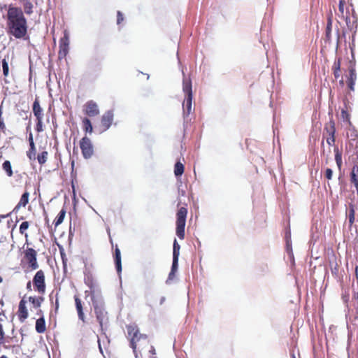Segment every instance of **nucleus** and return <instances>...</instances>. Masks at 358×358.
<instances>
[{
  "label": "nucleus",
  "mask_w": 358,
  "mask_h": 358,
  "mask_svg": "<svg viewBox=\"0 0 358 358\" xmlns=\"http://www.w3.org/2000/svg\"><path fill=\"white\" fill-rule=\"evenodd\" d=\"M43 301L44 298L43 296L29 297V301L32 304L33 307L35 308H40Z\"/></svg>",
  "instance_id": "25"
},
{
  "label": "nucleus",
  "mask_w": 358,
  "mask_h": 358,
  "mask_svg": "<svg viewBox=\"0 0 358 358\" xmlns=\"http://www.w3.org/2000/svg\"><path fill=\"white\" fill-rule=\"evenodd\" d=\"M335 151V160L337 164V166L340 169L342 165V156L341 153L339 152L338 148H336L334 149Z\"/></svg>",
  "instance_id": "36"
},
{
  "label": "nucleus",
  "mask_w": 358,
  "mask_h": 358,
  "mask_svg": "<svg viewBox=\"0 0 358 358\" xmlns=\"http://www.w3.org/2000/svg\"><path fill=\"white\" fill-rule=\"evenodd\" d=\"M83 129L85 133L92 134L93 132V127L91 121L87 117H84L82 120Z\"/></svg>",
  "instance_id": "26"
},
{
  "label": "nucleus",
  "mask_w": 358,
  "mask_h": 358,
  "mask_svg": "<svg viewBox=\"0 0 358 358\" xmlns=\"http://www.w3.org/2000/svg\"><path fill=\"white\" fill-rule=\"evenodd\" d=\"M294 358H295V357H294Z\"/></svg>",
  "instance_id": "61"
},
{
  "label": "nucleus",
  "mask_w": 358,
  "mask_h": 358,
  "mask_svg": "<svg viewBox=\"0 0 358 358\" xmlns=\"http://www.w3.org/2000/svg\"><path fill=\"white\" fill-rule=\"evenodd\" d=\"M341 59L338 58L336 59L334 62V64L332 66V71L334 76L336 79H338L341 77Z\"/></svg>",
  "instance_id": "23"
},
{
  "label": "nucleus",
  "mask_w": 358,
  "mask_h": 358,
  "mask_svg": "<svg viewBox=\"0 0 358 358\" xmlns=\"http://www.w3.org/2000/svg\"><path fill=\"white\" fill-rule=\"evenodd\" d=\"M3 169L6 171L8 177H11L13 175L12 166L10 161L6 160L2 164Z\"/></svg>",
  "instance_id": "29"
},
{
  "label": "nucleus",
  "mask_w": 358,
  "mask_h": 358,
  "mask_svg": "<svg viewBox=\"0 0 358 358\" xmlns=\"http://www.w3.org/2000/svg\"><path fill=\"white\" fill-rule=\"evenodd\" d=\"M36 331L38 334H43L46 331V325L44 317H40L36 321Z\"/></svg>",
  "instance_id": "20"
},
{
  "label": "nucleus",
  "mask_w": 358,
  "mask_h": 358,
  "mask_svg": "<svg viewBox=\"0 0 358 358\" xmlns=\"http://www.w3.org/2000/svg\"><path fill=\"white\" fill-rule=\"evenodd\" d=\"M66 208H62L53 222V224H54L55 228L57 227L59 224H61L63 222L64 219L66 216Z\"/></svg>",
  "instance_id": "24"
},
{
  "label": "nucleus",
  "mask_w": 358,
  "mask_h": 358,
  "mask_svg": "<svg viewBox=\"0 0 358 358\" xmlns=\"http://www.w3.org/2000/svg\"><path fill=\"white\" fill-rule=\"evenodd\" d=\"M114 261L117 271L120 273L122 271V262L120 250L117 245L115 246V249Z\"/></svg>",
  "instance_id": "19"
},
{
  "label": "nucleus",
  "mask_w": 358,
  "mask_h": 358,
  "mask_svg": "<svg viewBox=\"0 0 358 358\" xmlns=\"http://www.w3.org/2000/svg\"><path fill=\"white\" fill-rule=\"evenodd\" d=\"M178 266V258H173L171 271L176 272Z\"/></svg>",
  "instance_id": "38"
},
{
  "label": "nucleus",
  "mask_w": 358,
  "mask_h": 358,
  "mask_svg": "<svg viewBox=\"0 0 358 358\" xmlns=\"http://www.w3.org/2000/svg\"><path fill=\"white\" fill-rule=\"evenodd\" d=\"M20 2L22 5L24 11L27 15L33 13L34 5L31 0H20Z\"/></svg>",
  "instance_id": "22"
},
{
  "label": "nucleus",
  "mask_w": 358,
  "mask_h": 358,
  "mask_svg": "<svg viewBox=\"0 0 358 358\" xmlns=\"http://www.w3.org/2000/svg\"><path fill=\"white\" fill-rule=\"evenodd\" d=\"M24 248V259L29 265L31 270H36L38 268L39 265L37 262V252L32 248L27 247Z\"/></svg>",
  "instance_id": "7"
},
{
  "label": "nucleus",
  "mask_w": 358,
  "mask_h": 358,
  "mask_svg": "<svg viewBox=\"0 0 358 358\" xmlns=\"http://www.w3.org/2000/svg\"><path fill=\"white\" fill-rule=\"evenodd\" d=\"M80 148L85 159H90L94 155V147L92 141L87 136H84L80 139Z\"/></svg>",
  "instance_id": "8"
},
{
  "label": "nucleus",
  "mask_w": 358,
  "mask_h": 358,
  "mask_svg": "<svg viewBox=\"0 0 358 358\" xmlns=\"http://www.w3.org/2000/svg\"><path fill=\"white\" fill-rule=\"evenodd\" d=\"M27 156H28V157H29L30 159H31L32 158H34V159L35 158V155L34 156V152H30V151H29V152L27 153Z\"/></svg>",
  "instance_id": "48"
},
{
  "label": "nucleus",
  "mask_w": 358,
  "mask_h": 358,
  "mask_svg": "<svg viewBox=\"0 0 358 358\" xmlns=\"http://www.w3.org/2000/svg\"><path fill=\"white\" fill-rule=\"evenodd\" d=\"M94 308L96 320L102 328L103 324H106L108 322V313L102 306L96 304L94 305Z\"/></svg>",
  "instance_id": "12"
},
{
  "label": "nucleus",
  "mask_w": 358,
  "mask_h": 358,
  "mask_svg": "<svg viewBox=\"0 0 358 358\" xmlns=\"http://www.w3.org/2000/svg\"><path fill=\"white\" fill-rule=\"evenodd\" d=\"M350 181L352 183H355L358 182V166L355 165L350 173Z\"/></svg>",
  "instance_id": "31"
},
{
  "label": "nucleus",
  "mask_w": 358,
  "mask_h": 358,
  "mask_svg": "<svg viewBox=\"0 0 358 358\" xmlns=\"http://www.w3.org/2000/svg\"><path fill=\"white\" fill-rule=\"evenodd\" d=\"M59 48L58 58L61 60L66 57L69 50V36L66 31L64 32V36L59 40Z\"/></svg>",
  "instance_id": "10"
},
{
  "label": "nucleus",
  "mask_w": 358,
  "mask_h": 358,
  "mask_svg": "<svg viewBox=\"0 0 358 358\" xmlns=\"http://www.w3.org/2000/svg\"><path fill=\"white\" fill-rule=\"evenodd\" d=\"M332 175H333V171L331 169H327L326 171H325V177L328 179V180H331V178H332Z\"/></svg>",
  "instance_id": "42"
},
{
  "label": "nucleus",
  "mask_w": 358,
  "mask_h": 358,
  "mask_svg": "<svg viewBox=\"0 0 358 358\" xmlns=\"http://www.w3.org/2000/svg\"><path fill=\"white\" fill-rule=\"evenodd\" d=\"M113 113L111 110L106 111L101 117L100 127L102 131H106L111 126L113 122Z\"/></svg>",
  "instance_id": "13"
},
{
  "label": "nucleus",
  "mask_w": 358,
  "mask_h": 358,
  "mask_svg": "<svg viewBox=\"0 0 358 358\" xmlns=\"http://www.w3.org/2000/svg\"><path fill=\"white\" fill-rule=\"evenodd\" d=\"M0 358H8V357L6 356H5V355H3Z\"/></svg>",
  "instance_id": "59"
},
{
  "label": "nucleus",
  "mask_w": 358,
  "mask_h": 358,
  "mask_svg": "<svg viewBox=\"0 0 358 358\" xmlns=\"http://www.w3.org/2000/svg\"><path fill=\"white\" fill-rule=\"evenodd\" d=\"M27 301L23 297L19 303L17 316L20 322H23L29 316L26 306Z\"/></svg>",
  "instance_id": "15"
},
{
  "label": "nucleus",
  "mask_w": 358,
  "mask_h": 358,
  "mask_svg": "<svg viewBox=\"0 0 358 358\" xmlns=\"http://www.w3.org/2000/svg\"><path fill=\"white\" fill-rule=\"evenodd\" d=\"M354 185L355 186V188H356V190H357V195H358V182L354 183Z\"/></svg>",
  "instance_id": "55"
},
{
  "label": "nucleus",
  "mask_w": 358,
  "mask_h": 358,
  "mask_svg": "<svg viewBox=\"0 0 358 358\" xmlns=\"http://www.w3.org/2000/svg\"><path fill=\"white\" fill-rule=\"evenodd\" d=\"M27 289H29V290H31V282H28L27 284Z\"/></svg>",
  "instance_id": "54"
},
{
  "label": "nucleus",
  "mask_w": 358,
  "mask_h": 358,
  "mask_svg": "<svg viewBox=\"0 0 358 358\" xmlns=\"http://www.w3.org/2000/svg\"><path fill=\"white\" fill-rule=\"evenodd\" d=\"M29 222L27 221H24V222H22V224L20 226V230H19L20 233L21 234H24L26 238H27V236H28L27 234L26 233V231L29 228Z\"/></svg>",
  "instance_id": "35"
},
{
  "label": "nucleus",
  "mask_w": 358,
  "mask_h": 358,
  "mask_svg": "<svg viewBox=\"0 0 358 358\" xmlns=\"http://www.w3.org/2000/svg\"><path fill=\"white\" fill-rule=\"evenodd\" d=\"M0 130H1L3 132L6 130V124L4 123V121H1L0 122Z\"/></svg>",
  "instance_id": "45"
},
{
  "label": "nucleus",
  "mask_w": 358,
  "mask_h": 358,
  "mask_svg": "<svg viewBox=\"0 0 358 358\" xmlns=\"http://www.w3.org/2000/svg\"><path fill=\"white\" fill-rule=\"evenodd\" d=\"M33 284L36 292L41 294H45L46 285L45 282V274L42 270L38 271L34 275Z\"/></svg>",
  "instance_id": "9"
},
{
  "label": "nucleus",
  "mask_w": 358,
  "mask_h": 358,
  "mask_svg": "<svg viewBox=\"0 0 358 358\" xmlns=\"http://www.w3.org/2000/svg\"><path fill=\"white\" fill-rule=\"evenodd\" d=\"M349 214H348V219H349V224L350 227H351L353 223L355 222V206L353 204L350 203L349 205Z\"/></svg>",
  "instance_id": "30"
},
{
  "label": "nucleus",
  "mask_w": 358,
  "mask_h": 358,
  "mask_svg": "<svg viewBox=\"0 0 358 358\" xmlns=\"http://www.w3.org/2000/svg\"><path fill=\"white\" fill-rule=\"evenodd\" d=\"M83 112L89 117H95L100 113L97 103L93 100L87 101L83 105Z\"/></svg>",
  "instance_id": "11"
},
{
  "label": "nucleus",
  "mask_w": 358,
  "mask_h": 358,
  "mask_svg": "<svg viewBox=\"0 0 358 358\" xmlns=\"http://www.w3.org/2000/svg\"><path fill=\"white\" fill-rule=\"evenodd\" d=\"M182 90L185 94V99L182 103L183 113L187 116L193 110L192 82L190 80H183Z\"/></svg>",
  "instance_id": "4"
},
{
  "label": "nucleus",
  "mask_w": 358,
  "mask_h": 358,
  "mask_svg": "<svg viewBox=\"0 0 358 358\" xmlns=\"http://www.w3.org/2000/svg\"><path fill=\"white\" fill-rule=\"evenodd\" d=\"M6 32L15 38H23L27 34V21L20 7L10 5L6 16Z\"/></svg>",
  "instance_id": "2"
},
{
  "label": "nucleus",
  "mask_w": 358,
  "mask_h": 358,
  "mask_svg": "<svg viewBox=\"0 0 358 358\" xmlns=\"http://www.w3.org/2000/svg\"><path fill=\"white\" fill-rule=\"evenodd\" d=\"M3 114V107L2 105L0 106V115H2Z\"/></svg>",
  "instance_id": "56"
},
{
  "label": "nucleus",
  "mask_w": 358,
  "mask_h": 358,
  "mask_svg": "<svg viewBox=\"0 0 358 358\" xmlns=\"http://www.w3.org/2000/svg\"><path fill=\"white\" fill-rule=\"evenodd\" d=\"M29 144L32 143H34V139H33V135H32L31 133H30L29 136Z\"/></svg>",
  "instance_id": "49"
},
{
  "label": "nucleus",
  "mask_w": 358,
  "mask_h": 358,
  "mask_svg": "<svg viewBox=\"0 0 358 358\" xmlns=\"http://www.w3.org/2000/svg\"><path fill=\"white\" fill-rule=\"evenodd\" d=\"M3 338H4V331L3 329L2 324L0 323V343H1V341L3 340Z\"/></svg>",
  "instance_id": "43"
},
{
  "label": "nucleus",
  "mask_w": 358,
  "mask_h": 358,
  "mask_svg": "<svg viewBox=\"0 0 358 358\" xmlns=\"http://www.w3.org/2000/svg\"><path fill=\"white\" fill-rule=\"evenodd\" d=\"M48 152L47 151H43L41 153L38 154L37 156V159L38 163L41 165L44 164L48 159Z\"/></svg>",
  "instance_id": "33"
},
{
  "label": "nucleus",
  "mask_w": 358,
  "mask_h": 358,
  "mask_svg": "<svg viewBox=\"0 0 358 358\" xmlns=\"http://www.w3.org/2000/svg\"><path fill=\"white\" fill-rule=\"evenodd\" d=\"M350 133L348 136L350 144L355 147V148H358V131L355 129L350 130Z\"/></svg>",
  "instance_id": "21"
},
{
  "label": "nucleus",
  "mask_w": 358,
  "mask_h": 358,
  "mask_svg": "<svg viewBox=\"0 0 358 358\" xmlns=\"http://www.w3.org/2000/svg\"><path fill=\"white\" fill-rule=\"evenodd\" d=\"M341 116L344 120L348 122L349 124H351L350 120V115L345 110H342Z\"/></svg>",
  "instance_id": "39"
},
{
  "label": "nucleus",
  "mask_w": 358,
  "mask_h": 358,
  "mask_svg": "<svg viewBox=\"0 0 358 358\" xmlns=\"http://www.w3.org/2000/svg\"><path fill=\"white\" fill-rule=\"evenodd\" d=\"M338 15L345 21L346 25L350 31H356L357 27V16L352 5L350 8L347 6L345 0H340Z\"/></svg>",
  "instance_id": "3"
},
{
  "label": "nucleus",
  "mask_w": 358,
  "mask_h": 358,
  "mask_svg": "<svg viewBox=\"0 0 358 358\" xmlns=\"http://www.w3.org/2000/svg\"><path fill=\"white\" fill-rule=\"evenodd\" d=\"M59 308V301L58 299H56L55 301V311L57 312Z\"/></svg>",
  "instance_id": "51"
},
{
  "label": "nucleus",
  "mask_w": 358,
  "mask_h": 358,
  "mask_svg": "<svg viewBox=\"0 0 358 358\" xmlns=\"http://www.w3.org/2000/svg\"><path fill=\"white\" fill-rule=\"evenodd\" d=\"M1 116H2V115H0V122H1V121H3V118H2V117H1Z\"/></svg>",
  "instance_id": "58"
},
{
  "label": "nucleus",
  "mask_w": 358,
  "mask_h": 358,
  "mask_svg": "<svg viewBox=\"0 0 358 358\" xmlns=\"http://www.w3.org/2000/svg\"><path fill=\"white\" fill-rule=\"evenodd\" d=\"M29 193L26 191L20 198V201L17 204L15 208H20V207H25L29 203Z\"/></svg>",
  "instance_id": "27"
},
{
  "label": "nucleus",
  "mask_w": 358,
  "mask_h": 358,
  "mask_svg": "<svg viewBox=\"0 0 358 358\" xmlns=\"http://www.w3.org/2000/svg\"><path fill=\"white\" fill-rule=\"evenodd\" d=\"M184 169H185L184 165L181 162H177L174 166L175 176L177 177L182 176L184 173Z\"/></svg>",
  "instance_id": "28"
},
{
  "label": "nucleus",
  "mask_w": 358,
  "mask_h": 358,
  "mask_svg": "<svg viewBox=\"0 0 358 358\" xmlns=\"http://www.w3.org/2000/svg\"><path fill=\"white\" fill-rule=\"evenodd\" d=\"M339 84L341 85V86H343L344 85V81L343 79H341L340 81H339Z\"/></svg>",
  "instance_id": "57"
},
{
  "label": "nucleus",
  "mask_w": 358,
  "mask_h": 358,
  "mask_svg": "<svg viewBox=\"0 0 358 358\" xmlns=\"http://www.w3.org/2000/svg\"><path fill=\"white\" fill-rule=\"evenodd\" d=\"M37 315L40 317H44L43 316V313L42 311V310L39 309L38 311H37Z\"/></svg>",
  "instance_id": "52"
},
{
  "label": "nucleus",
  "mask_w": 358,
  "mask_h": 358,
  "mask_svg": "<svg viewBox=\"0 0 358 358\" xmlns=\"http://www.w3.org/2000/svg\"><path fill=\"white\" fill-rule=\"evenodd\" d=\"M2 68H3V74L4 77L8 76L9 67H8V63L6 58L3 59V60H2Z\"/></svg>",
  "instance_id": "37"
},
{
  "label": "nucleus",
  "mask_w": 358,
  "mask_h": 358,
  "mask_svg": "<svg viewBox=\"0 0 358 358\" xmlns=\"http://www.w3.org/2000/svg\"><path fill=\"white\" fill-rule=\"evenodd\" d=\"M187 215V209L185 207L180 208L176 213V234L180 240L185 238Z\"/></svg>",
  "instance_id": "5"
},
{
  "label": "nucleus",
  "mask_w": 358,
  "mask_h": 358,
  "mask_svg": "<svg viewBox=\"0 0 358 358\" xmlns=\"http://www.w3.org/2000/svg\"><path fill=\"white\" fill-rule=\"evenodd\" d=\"M30 145V152H34V156L35 155V144L34 143H30L29 144Z\"/></svg>",
  "instance_id": "46"
},
{
  "label": "nucleus",
  "mask_w": 358,
  "mask_h": 358,
  "mask_svg": "<svg viewBox=\"0 0 358 358\" xmlns=\"http://www.w3.org/2000/svg\"><path fill=\"white\" fill-rule=\"evenodd\" d=\"M32 112L36 121L35 129L38 133H41L44 130L43 123L44 112L43 108L41 106L38 97L35 98L32 105Z\"/></svg>",
  "instance_id": "6"
},
{
  "label": "nucleus",
  "mask_w": 358,
  "mask_h": 358,
  "mask_svg": "<svg viewBox=\"0 0 358 358\" xmlns=\"http://www.w3.org/2000/svg\"><path fill=\"white\" fill-rule=\"evenodd\" d=\"M355 273L356 278L358 280V266H356Z\"/></svg>",
  "instance_id": "53"
},
{
  "label": "nucleus",
  "mask_w": 358,
  "mask_h": 358,
  "mask_svg": "<svg viewBox=\"0 0 358 358\" xmlns=\"http://www.w3.org/2000/svg\"><path fill=\"white\" fill-rule=\"evenodd\" d=\"M336 134L335 122L331 118L330 120L325 124L323 131V137H334Z\"/></svg>",
  "instance_id": "16"
},
{
  "label": "nucleus",
  "mask_w": 358,
  "mask_h": 358,
  "mask_svg": "<svg viewBox=\"0 0 358 358\" xmlns=\"http://www.w3.org/2000/svg\"><path fill=\"white\" fill-rule=\"evenodd\" d=\"M326 140H327V143L329 146H332L335 143L336 138H335V136L334 137H327V138H326Z\"/></svg>",
  "instance_id": "41"
},
{
  "label": "nucleus",
  "mask_w": 358,
  "mask_h": 358,
  "mask_svg": "<svg viewBox=\"0 0 358 358\" xmlns=\"http://www.w3.org/2000/svg\"><path fill=\"white\" fill-rule=\"evenodd\" d=\"M3 281V278L0 276V283Z\"/></svg>",
  "instance_id": "60"
},
{
  "label": "nucleus",
  "mask_w": 358,
  "mask_h": 358,
  "mask_svg": "<svg viewBox=\"0 0 358 358\" xmlns=\"http://www.w3.org/2000/svg\"><path fill=\"white\" fill-rule=\"evenodd\" d=\"M349 69V76L348 78V86L351 91L355 90V85L357 80V73L355 70V63L350 62Z\"/></svg>",
  "instance_id": "14"
},
{
  "label": "nucleus",
  "mask_w": 358,
  "mask_h": 358,
  "mask_svg": "<svg viewBox=\"0 0 358 358\" xmlns=\"http://www.w3.org/2000/svg\"><path fill=\"white\" fill-rule=\"evenodd\" d=\"M84 282L85 284L90 287V294L94 295L96 283L93 275L90 271L85 273Z\"/></svg>",
  "instance_id": "17"
},
{
  "label": "nucleus",
  "mask_w": 358,
  "mask_h": 358,
  "mask_svg": "<svg viewBox=\"0 0 358 358\" xmlns=\"http://www.w3.org/2000/svg\"><path fill=\"white\" fill-rule=\"evenodd\" d=\"M331 29H332V20L331 17H329L327 20V24L326 27V38L327 40L331 39Z\"/></svg>",
  "instance_id": "32"
},
{
  "label": "nucleus",
  "mask_w": 358,
  "mask_h": 358,
  "mask_svg": "<svg viewBox=\"0 0 358 358\" xmlns=\"http://www.w3.org/2000/svg\"><path fill=\"white\" fill-rule=\"evenodd\" d=\"M180 245L178 244L177 241L175 239L173 242V258H179Z\"/></svg>",
  "instance_id": "34"
},
{
  "label": "nucleus",
  "mask_w": 358,
  "mask_h": 358,
  "mask_svg": "<svg viewBox=\"0 0 358 358\" xmlns=\"http://www.w3.org/2000/svg\"><path fill=\"white\" fill-rule=\"evenodd\" d=\"M175 273H176V272H173L171 271V272L169 273V280H173L175 276Z\"/></svg>",
  "instance_id": "47"
},
{
  "label": "nucleus",
  "mask_w": 358,
  "mask_h": 358,
  "mask_svg": "<svg viewBox=\"0 0 358 358\" xmlns=\"http://www.w3.org/2000/svg\"><path fill=\"white\" fill-rule=\"evenodd\" d=\"M74 299H75V304H76V310L78 312V318L80 320H82L83 322H85V315L83 313L82 301L78 296H75Z\"/></svg>",
  "instance_id": "18"
},
{
  "label": "nucleus",
  "mask_w": 358,
  "mask_h": 358,
  "mask_svg": "<svg viewBox=\"0 0 358 358\" xmlns=\"http://www.w3.org/2000/svg\"><path fill=\"white\" fill-rule=\"evenodd\" d=\"M124 15L121 11L117 13V24H120L124 21Z\"/></svg>",
  "instance_id": "40"
},
{
  "label": "nucleus",
  "mask_w": 358,
  "mask_h": 358,
  "mask_svg": "<svg viewBox=\"0 0 358 358\" xmlns=\"http://www.w3.org/2000/svg\"><path fill=\"white\" fill-rule=\"evenodd\" d=\"M126 329L130 346L136 357L139 354L140 358H157L155 348L150 344L148 336L140 332L137 324L127 325Z\"/></svg>",
  "instance_id": "1"
},
{
  "label": "nucleus",
  "mask_w": 358,
  "mask_h": 358,
  "mask_svg": "<svg viewBox=\"0 0 358 358\" xmlns=\"http://www.w3.org/2000/svg\"><path fill=\"white\" fill-rule=\"evenodd\" d=\"M166 298L164 296H161L159 299V305H162L165 301Z\"/></svg>",
  "instance_id": "50"
},
{
  "label": "nucleus",
  "mask_w": 358,
  "mask_h": 358,
  "mask_svg": "<svg viewBox=\"0 0 358 358\" xmlns=\"http://www.w3.org/2000/svg\"><path fill=\"white\" fill-rule=\"evenodd\" d=\"M61 257H62V262H63V264H64V267L65 268L66 267V255H65V253L63 252H61Z\"/></svg>",
  "instance_id": "44"
}]
</instances>
